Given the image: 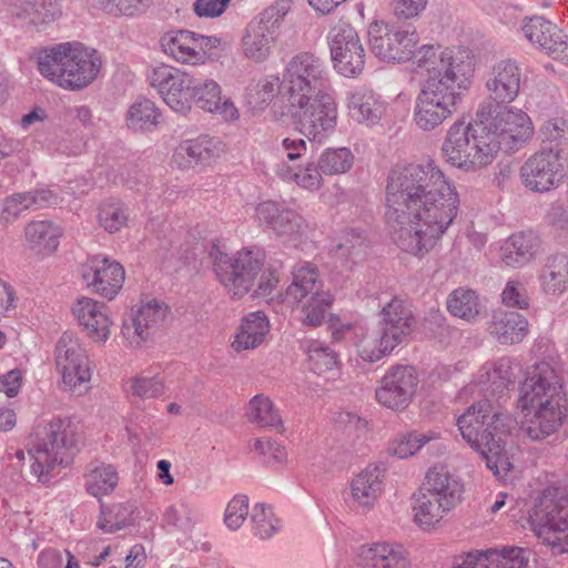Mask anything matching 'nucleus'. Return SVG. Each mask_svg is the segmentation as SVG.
I'll return each instance as SVG.
<instances>
[{
  "label": "nucleus",
  "mask_w": 568,
  "mask_h": 568,
  "mask_svg": "<svg viewBox=\"0 0 568 568\" xmlns=\"http://www.w3.org/2000/svg\"><path fill=\"white\" fill-rule=\"evenodd\" d=\"M567 122L564 119H551L546 121L539 130L541 146H558L566 136Z\"/></svg>",
  "instance_id": "obj_62"
},
{
  "label": "nucleus",
  "mask_w": 568,
  "mask_h": 568,
  "mask_svg": "<svg viewBox=\"0 0 568 568\" xmlns=\"http://www.w3.org/2000/svg\"><path fill=\"white\" fill-rule=\"evenodd\" d=\"M324 292L317 268L310 263H303L293 270L292 283L285 291L284 301L292 306H298Z\"/></svg>",
  "instance_id": "obj_32"
},
{
  "label": "nucleus",
  "mask_w": 568,
  "mask_h": 568,
  "mask_svg": "<svg viewBox=\"0 0 568 568\" xmlns=\"http://www.w3.org/2000/svg\"><path fill=\"white\" fill-rule=\"evenodd\" d=\"M282 91L287 102L332 92L325 61L311 52L295 54L284 68Z\"/></svg>",
  "instance_id": "obj_10"
},
{
  "label": "nucleus",
  "mask_w": 568,
  "mask_h": 568,
  "mask_svg": "<svg viewBox=\"0 0 568 568\" xmlns=\"http://www.w3.org/2000/svg\"><path fill=\"white\" fill-rule=\"evenodd\" d=\"M561 379L547 362L529 367L520 385L517 408L523 414L520 429L531 439L541 440L561 424Z\"/></svg>",
  "instance_id": "obj_4"
},
{
  "label": "nucleus",
  "mask_w": 568,
  "mask_h": 568,
  "mask_svg": "<svg viewBox=\"0 0 568 568\" xmlns=\"http://www.w3.org/2000/svg\"><path fill=\"white\" fill-rule=\"evenodd\" d=\"M79 426L70 417H52L37 423L28 436L26 449L31 473L39 483L48 484L58 467L69 466L79 452Z\"/></svg>",
  "instance_id": "obj_6"
},
{
  "label": "nucleus",
  "mask_w": 568,
  "mask_h": 568,
  "mask_svg": "<svg viewBox=\"0 0 568 568\" xmlns=\"http://www.w3.org/2000/svg\"><path fill=\"white\" fill-rule=\"evenodd\" d=\"M530 524L538 539L554 554L568 552V495L546 490L537 500Z\"/></svg>",
  "instance_id": "obj_11"
},
{
  "label": "nucleus",
  "mask_w": 568,
  "mask_h": 568,
  "mask_svg": "<svg viewBox=\"0 0 568 568\" xmlns=\"http://www.w3.org/2000/svg\"><path fill=\"white\" fill-rule=\"evenodd\" d=\"M442 433L437 429H428L425 432H412L393 443L392 453L398 458H407L413 456L426 445L433 444L437 454H444L446 446L440 440Z\"/></svg>",
  "instance_id": "obj_43"
},
{
  "label": "nucleus",
  "mask_w": 568,
  "mask_h": 568,
  "mask_svg": "<svg viewBox=\"0 0 568 568\" xmlns=\"http://www.w3.org/2000/svg\"><path fill=\"white\" fill-rule=\"evenodd\" d=\"M447 308L455 317L473 322L480 315L484 305L474 290L459 287L448 296Z\"/></svg>",
  "instance_id": "obj_47"
},
{
  "label": "nucleus",
  "mask_w": 568,
  "mask_h": 568,
  "mask_svg": "<svg viewBox=\"0 0 568 568\" xmlns=\"http://www.w3.org/2000/svg\"><path fill=\"white\" fill-rule=\"evenodd\" d=\"M355 560L359 568H408L410 565L405 547L387 541L362 545Z\"/></svg>",
  "instance_id": "obj_26"
},
{
  "label": "nucleus",
  "mask_w": 568,
  "mask_h": 568,
  "mask_svg": "<svg viewBox=\"0 0 568 568\" xmlns=\"http://www.w3.org/2000/svg\"><path fill=\"white\" fill-rule=\"evenodd\" d=\"M162 113L156 104L145 98L138 99L126 112V124L133 131L150 132L160 124Z\"/></svg>",
  "instance_id": "obj_46"
},
{
  "label": "nucleus",
  "mask_w": 568,
  "mask_h": 568,
  "mask_svg": "<svg viewBox=\"0 0 568 568\" xmlns=\"http://www.w3.org/2000/svg\"><path fill=\"white\" fill-rule=\"evenodd\" d=\"M129 219L128 207L120 201H109L99 207L98 221L101 227L109 233H115L126 225Z\"/></svg>",
  "instance_id": "obj_54"
},
{
  "label": "nucleus",
  "mask_w": 568,
  "mask_h": 568,
  "mask_svg": "<svg viewBox=\"0 0 568 568\" xmlns=\"http://www.w3.org/2000/svg\"><path fill=\"white\" fill-rule=\"evenodd\" d=\"M487 332L501 345L517 344L528 333V321L518 312L499 308L487 323Z\"/></svg>",
  "instance_id": "obj_30"
},
{
  "label": "nucleus",
  "mask_w": 568,
  "mask_h": 568,
  "mask_svg": "<svg viewBox=\"0 0 568 568\" xmlns=\"http://www.w3.org/2000/svg\"><path fill=\"white\" fill-rule=\"evenodd\" d=\"M540 240L534 233L513 234L503 246V261L506 265L517 268L535 258Z\"/></svg>",
  "instance_id": "obj_38"
},
{
  "label": "nucleus",
  "mask_w": 568,
  "mask_h": 568,
  "mask_svg": "<svg viewBox=\"0 0 568 568\" xmlns=\"http://www.w3.org/2000/svg\"><path fill=\"white\" fill-rule=\"evenodd\" d=\"M521 30L545 54L568 65V37L556 24L536 16L525 18Z\"/></svg>",
  "instance_id": "obj_22"
},
{
  "label": "nucleus",
  "mask_w": 568,
  "mask_h": 568,
  "mask_svg": "<svg viewBox=\"0 0 568 568\" xmlns=\"http://www.w3.org/2000/svg\"><path fill=\"white\" fill-rule=\"evenodd\" d=\"M489 568H527V550L520 547L508 546L501 549L489 548Z\"/></svg>",
  "instance_id": "obj_55"
},
{
  "label": "nucleus",
  "mask_w": 568,
  "mask_h": 568,
  "mask_svg": "<svg viewBox=\"0 0 568 568\" xmlns=\"http://www.w3.org/2000/svg\"><path fill=\"white\" fill-rule=\"evenodd\" d=\"M12 14L26 26L39 27L53 21L60 9L52 1L24 0L13 6Z\"/></svg>",
  "instance_id": "obj_44"
},
{
  "label": "nucleus",
  "mask_w": 568,
  "mask_h": 568,
  "mask_svg": "<svg viewBox=\"0 0 568 568\" xmlns=\"http://www.w3.org/2000/svg\"><path fill=\"white\" fill-rule=\"evenodd\" d=\"M72 313L91 339L104 343L109 338L112 321L105 304L81 297L73 304Z\"/></svg>",
  "instance_id": "obj_28"
},
{
  "label": "nucleus",
  "mask_w": 568,
  "mask_h": 568,
  "mask_svg": "<svg viewBox=\"0 0 568 568\" xmlns=\"http://www.w3.org/2000/svg\"><path fill=\"white\" fill-rule=\"evenodd\" d=\"M418 383L419 378L413 366H392L375 390L376 400L392 410H404L412 403Z\"/></svg>",
  "instance_id": "obj_19"
},
{
  "label": "nucleus",
  "mask_w": 568,
  "mask_h": 568,
  "mask_svg": "<svg viewBox=\"0 0 568 568\" xmlns=\"http://www.w3.org/2000/svg\"><path fill=\"white\" fill-rule=\"evenodd\" d=\"M454 508L422 489L413 495L414 520L423 529L434 528Z\"/></svg>",
  "instance_id": "obj_36"
},
{
  "label": "nucleus",
  "mask_w": 568,
  "mask_h": 568,
  "mask_svg": "<svg viewBox=\"0 0 568 568\" xmlns=\"http://www.w3.org/2000/svg\"><path fill=\"white\" fill-rule=\"evenodd\" d=\"M277 36L267 27L253 19L246 27L242 38L243 54L255 62L265 61L276 42Z\"/></svg>",
  "instance_id": "obj_35"
},
{
  "label": "nucleus",
  "mask_w": 568,
  "mask_h": 568,
  "mask_svg": "<svg viewBox=\"0 0 568 568\" xmlns=\"http://www.w3.org/2000/svg\"><path fill=\"white\" fill-rule=\"evenodd\" d=\"M254 217L260 227L293 245L307 241L315 232L314 224L283 202L258 203Z\"/></svg>",
  "instance_id": "obj_14"
},
{
  "label": "nucleus",
  "mask_w": 568,
  "mask_h": 568,
  "mask_svg": "<svg viewBox=\"0 0 568 568\" xmlns=\"http://www.w3.org/2000/svg\"><path fill=\"white\" fill-rule=\"evenodd\" d=\"M517 368L518 364L507 357L483 364L475 376L474 385L486 398L469 406L457 418L462 437L481 456L487 468L499 478L511 469L505 449V438L517 422L488 397H503L514 385Z\"/></svg>",
  "instance_id": "obj_2"
},
{
  "label": "nucleus",
  "mask_w": 568,
  "mask_h": 568,
  "mask_svg": "<svg viewBox=\"0 0 568 568\" xmlns=\"http://www.w3.org/2000/svg\"><path fill=\"white\" fill-rule=\"evenodd\" d=\"M386 473L384 463H372L352 479L351 498L356 507L371 510L375 506L384 491Z\"/></svg>",
  "instance_id": "obj_25"
},
{
  "label": "nucleus",
  "mask_w": 568,
  "mask_h": 568,
  "mask_svg": "<svg viewBox=\"0 0 568 568\" xmlns=\"http://www.w3.org/2000/svg\"><path fill=\"white\" fill-rule=\"evenodd\" d=\"M248 420L266 428L278 429L282 427V418L272 400L264 395L254 396L247 406Z\"/></svg>",
  "instance_id": "obj_49"
},
{
  "label": "nucleus",
  "mask_w": 568,
  "mask_h": 568,
  "mask_svg": "<svg viewBox=\"0 0 568 568\" xmlns=\"http://www.w3.org/2000/svg\"><path fill=\"white\" fill-rule=\"evenodd\" d=\"M253 534L260 539H270L280 529V519L271 506L266 504L254 505L251 513Z\"/></svg>",
  "instance_id": "obj_53"
},
{
  "label": "nucleus",
  "mask_w": 568,
  "mask_h": 568,
  "mask_svg": "<svg viewBox=\"0 0 568 568\" xmlns=\"http://www.w3.org/2000/svg\"><path fill=\"white\" fill-rule=\"evenodd\" d=\"M310 369L317 375L329 373L338 367L337 353L320 341H310L306 345Z\"/></svg>",
  "instance_id": "obj_50"
},
{
  "label": "nucleus",
  "mask_w": 568,
  "mask_h": 568,
  "mask_svg": "<svg viewBox=\"0 0 568 568\" xmlns=\"http://www.w3.org/2000/svg\"><path fill=\"white\" fill-rule=\"evenodd\" d=\"M326 39L334 70L345 78L358 77L365 65V50L356 30L339 20L331 27Z\"/></svg>",
  "instance_id": "obj_18"
},
{
  "label": "nucleus",
  "mask_w": 568,
  "mask_h": 568,
  "mask_svg": "<svg viewBox=\"0 0 568 568\" xmlns=\"http://www.w3.org/2000/svg\"><path fill=\"white\" fill-rule=\"evenodd\" d=\"M270 331V323L266 315L256 311L246 315L239 328L233 342L236 352L257 347Z\"/></svg>",
  "instance_id": "obj_42"
},
{
  "label": "nucleus",
  "mask_w": 568,
  "mask_h": 568,
  "mask_svg": "<svg viewBox=\"0 0 568 568\" xmlns=\"http://www.w3.org/2000/svg\"><path fill=\"white\" fill-rule=\"evenodd\" d=\"M119 483V474L111 464L91 463L85 475L87 491L97 498L111 494Z\"/></svg>",
  "instance_id": "obj_45"
},
{
  "label": "nucleus",
  "mask_w": 568,
  "mask_h": 568,
  "mask_svg": "<svg viewBox=\"0 0 568 568\" xmlns=\"http://www.w3.org/2000/svg\"><path fill=\"white\" fill-rule=\"evenodd\" d=\"M58 203V194L49 189L14 193L3 200L0 219L9 224L27 210H38Z\"/></svg>",
  "instance_id": "obj_31"
},
{
  "label": "nucleus",
  "mask_w": 568,
  "mask_h": 568,
  "mask_svg": "<svg viewBox=\"0 0 568 568\" xmlns=\"http://www.w3.org/2000/svg\"><path fill=\"white\" fill-rule=\"evenodd\" d=\"M419 489L454 507L462 500V483L444 466L429 468Z\"/></svg>",
  "instance_id": "obj_34"
},
{
  "label": "nucleus",
  "mask_w": 568,
  "mask_h": 568,
  "mask_svg": "<svg viewBox=\"0 0 568 568\" xmlns=\"http://www.w3.org/2000/svg\"><path fill=\"white\" fill-rule=\"evenodd\" d=\"M248 515V498L245 495H236L233 499L227 504L225 514H224V523L225 525L232 529H239Z\"/></svg>",
  "instance_id": "obj_61"
},
{
  "label": "nucleus",
  "mask_w": 568,
  "mask_h": 568,
  "mask_svg": "<svg viewBox=\"0 0 568 568\" xmlns=\"http://www.w3.org/2000/svg\"><path fill=\"white\" fill-rule=\"evenodd\" d=\"M353 342L357 355L367 363L378 362L396 348L377 324L355 327Z\"/></svg>",
  "instance_id": "obj_33"
},
{
  "label": "nucleus",
  "mask_w": 568,
  "mask_h": 568,
  "mask_svg": "<svg viewBox=\"0 0 568 568\" xmlns=\"http://www.w3.org/2000/svg\"><path fill=\"white\" fill-rule=\"evenodd\" d=\"M346 106L353 120L369 126L377 124L387 109L386 102L365 87L356 88L347 93Z\"/></svg>",
  "instance_id": "obj_29"
},
{
  "label": "nucleus",
  "mask_w": 568,
  "mask_h": 568,
  "mask_svg": "<svg viewBox=\"0 0 568 568\" xmlns=\"http://www.w3.org/2000/svg\"><path fill=\"white\" fill-rule=\"evenodd\" d=\"M521 72L513 59L496 62L487 72L485 88L494 105H508L519 94Z\"/></svg>",
  "instance_id": "obj_23"
},
{
  "label": "nucleus",
  "mask_w": 568,
  "mask_h": 568,
  "mask_svg": "<svg viewBox=\"0 0 568 568\" xmlns=\"http://www.w3.org/2000/svg\"><path fill=\"white\" fill-rule=\"evenodd\" d=\"M197 509L187 500L181 499L166 508L163 519L168 525L182 530L190 529L199 521Z\"/></svg>",
  "instance_id": "obj_57"
},
{
  "label": "nucleus",
  "mask_w": 568,
  "mask_h": 568,
  "mask_svg": "<svg viewBox=\"0 0 568 568\" xmlns=\"http://www.w3.org/2000/svg\"><path fill=\"white\" fill-rule=\"evenodd\" d=\"M480 129L476 119L468 124L455 122L442 145L445 160L464 171H477L490 164L495 154Z\"/></svg>",
  "instance_id": "obj_9"
},
{
  "label": "nucleus",
  "mask_w": 568,
  "mask_h": 568,
  "mask_svg": "<svg viewBox=\"0 0 568 568\" xmlns=\"http://www.w3.org/2000/svg\"><path fill=\"white\" fill-rule=\"evenodd\" d=\"M264 255L257 248H244L235 255L220 253L214 260V271L227 294L240 300L254 286L263 267Z\"/></svg>",
  "instance_id": "obj_13"
},
{
  "label": "nucleus",
  "mask_w": 568,
  "mask_h": 568,
  "mask_svg": "<svg viewBox=\"0 0 568 568\" xmlns=\"http://www.w3.org/2000/svg\"><path fill=\"white\" fill-rule=\"evenodd\" d=\"M291 9L292 0H277L254 19L278 36L282 22Z\"/></svg>",
  "instance_id": "obj_58"
},
{
  "label": "nucleus",
  "mask_w": 568,
  "mask_h": 568,
  "mask_svg": "<svg viewBox=\"0 0 568 568\" xmlns=\"http://www.w3.org/2000/svg\"><path fill=\"white\" fill-rule=\"evenodd\" d=\"M295 129L311 142L323 143L336 130L337 103L333 92L288 102Z\"/></svg>",
  "instance_id": "obj_12"
},
{
  "label": "nucleus",
  "mask_w": 568,
  "mask_h": 568,
  "mask_svg": "<svg viewBox=\"0 0 568 568\" xmlns=\"http://www.w3.org/2000/svg\"><path fill=\"white\" fill-rule=\"evenodd\" d=\"M149 82L170 109L185 115L192 108L191 101L210 113H216L226 121L239 119V110L231 99L222 98L220 84L205 79L196 81L193 75L168 64L152 69Z\"/></svg>",
  "instance_id": "obj_5"
},
{
  "label": "nucleus",
  "mask_w": 568,
  "mask_h": 568,
  "mask_svg": "<svg viewBox=\"0 0 568 568\" xmlns=\"http://www.w3.org/2000/svg\"><path fill=\"white\" fill-rule=\"evenodd\" d=\"M276 153L281 156L280 163L295 164L307 152V142L303 138L287 136L281 140L275 148Z\"/></svg>",
  "instance_id": "obj_60"
},
{
  "label": "nucleus",
  "mask_w": 568,
  "mask_h": 568,
  "mask_svg": "<svg viewBox=\"0 0 568 568\" xmlns=\"http://www.w3.org/2000/svg\"><path fill=\"white\" fill-rule=\"evenodd\" d=\"M282 89L277 77H266L251 84L246 90V100L253 110H264Z\"/></svg>",
  "instance_id": "obj_52"
},
{
  "label": "nucleus",
  "mask_w": 568,
  "mask_h": 568,
  "mask_svg": "<svg viewBox=\"0 0 568 568\" xmlns=\"http://www.w3.org/2000/svg\"><path fill=\"white\" fill-rule=\"evenodd\" d=\"M254 448L264 457L267 464H283L286 460L287 454L285 448L271 438L256 439Z\"/></svg>",
  "instance_id": "obj_64"
},
{
  "label": "nucleus",
  "mask_w": 568,
  "mask_h": 568,
  "mask_svg": "<svg viewBox=\"0 0 568 568\" xmlns=\"http://www.w3.org/2000/svg\"><path fill=\"white\" fill-rule=\"evenodd\" d=\"M62 229L51 221H31L24 227L28 246L38 254H51L62 236Z\"/></svg>",
  "instance_id": "obj_40"
},
{
  "label": "nucleus",
  "mask_w": 568,
  "mask_h": 568,
  "mask_svg": "<svg viewBox=\"0 0 568 568\" xmlns=\"http://www.w3.org/2000/svg\"><path fill=\"white\" fill-rule=\"evenodd\" d=\"M540 284L548 294H561L568 288V255L556 254L548 258L540 275Z\"/></svg>",
  "instance_id": "obj_48"
},
{
  "label": "nucleus",
  "mask_w": 568,
  "mask_h": 568,
  "mask_svg": "<svg viewBox=\"0 0 568 568\" xmlns=\"http://www.w3.org/2000/svg\"><path fill=\"white\" fill-rule=\"evenodd\" d=\"M55 364L65 392L81 396L90 390L93 367L87 351L72 333L64 332L59 338Z\"/></svg>",
  "instance_id": "obj_15"
},
{
  "label": "nucleus",
  "mask_w": 568,
  "mask_h": 568,
  "mask_svg": "<svg viewBox=\"0 0 568 568\" xmlns=\"http://www.w3.org/2000/svg\"><path fill=\"white\" fill-rule=\"evenodd\" d=\"M225 152L224 143L217 138L200 136L181 142L174 150L172 161L181 170L211 165Z\"/></svg>",
  "instance_id": "obj_24"
},
{
  "label": "nucleus",
  "mask_w": 568,
  "mask_h": 568,
  "mask_svg": "<svg viewBox=\"0 0 568 568\" xmlns=\"http://www.w3.org/2000/svg\"><path fill=\"white\" fill-rule=\"evenodd\" d=\"M377 325L397 347L414 332L416 321L410 307L403 300L394 297L383 306Z\"/></svg>",
  "instance_id": "obj_27"
},
{
  "label": "nucleus",
  "mask_w": 568,
  "mask_h": 568,
  "mask_svg": "<svg viewBox=\"0 0 568 568\" xmlns=\"http://www.w3.org/2000/svg\"><path fill=\"white\" fill-rule=\"evenodd\" d=\"M476 120L495 154L500 150L515 152L531 140L535 128L530 116L523 110L488 102L477 110Z\"/></svg>",
  "instance_id": "obj_8"
},
{
  "label": "nucleus",
  "mask_w": 568,
  "mask_h": 568,
  "mask_svg": "<svg viewBox=\"0 0 568 568\" xmlns=\"http://www.w3.org/2000/svg\"><path fill=\"white\" fill-rule=\"evenodd\" d=\"M132 394L139 397L153 398L163 392V381L158 376H138L132 381Z\"/></svg>",
  "instance_id": "obj_63"
},
{
  "label": "nucleus",
  "mask_w": 568,
  "mask_h": 568,
  "mask_svg": "<svg viewBox=\"0 0 568 568\" xmlns=\"http://www.w3.org/2000/svg\"><path fill=\"white\" fill-rule=\"evenodd\" d=\"M169 315V307L156 300L142 303L132 310L131 317L122 325V335L133 347H139L154 339L163 329Z\"/></svg>",
  "instance_id": "obj_20"
},
{
  "label": "nucleus",
  "mask_w": 568,
  "mask_h": 568,
  "mask_svg": "<svg viewBox=\"0 0 568 568\" xmlns=\"http://www.w3.org/2000/svg\"><path fill=\"white\" fill-rule=\"evenodd\" d=\"M150 0H93L94 6L113 16H134L149 4Z\"/></svg>",
  "instance_id": "obj_59"
},
{
  "label": "nucleus",
  "mask_w": 568,
  "mask_h": 568,
  "mask_svg": "<svg viewBox=\"0 0 568 568\" xmlns=\"http://www.w3.org/2000/svg\"><path fill=\"white\" fill-rule=\"evenodd\" d=\"M332 296L328 292L320 293L308 301L301 303V320L304 325L317 327L322 325L328 314Z\"/></svg>",
  "instance_id": "obj_56"
},
{
  "label": "nucleus",
  "mask_w": 568,
  "mask_h": 568,
  "mask_svg": "<svg viewBox=\"0 0 568 568\" xmlns=\"http://www.w3.org/2000/svg\"><path fill=\"white\" fill-rule=\"evenodd\" d=\"M101 57L79 42L60 43L42 51L38 70L42 77L64 90H81L92 83L101 69Z\"/></svg>",
  "instance_id": "obj_7"
},
{
  "label": "nucleus",
  "mask_w": 568,
  "mask_h": 568,
  "mask_svg": "<svg viewBox=\"0 0 568 568\" xmlns=\"http://www.w3.org/2000/svg\"><path fill=\"white\" fill-rule=\"evenodd\" d=\"M568 163L564 150L558 146H541L520 168V180L532 192L557 189L567 175Z\"/></svg>",
  "instance_id": "obj_16"
},
{
  "label": "nucleus",
  "mask_w": 568,
  "mask_h": 568,
  "mask_svg": "<svg viewBox=\"0 0 568 568\" xmlns=\"http://www.w3.org/2000/svg\"><path fill=\"white\" fill-rule=\"evenodd\" d=\"M459 195L432 159L394 166L386 185V222L393 242L404 252L424 255L452 225Z\"/></svg>",
  "instance_id": "obj_1"
},
{
  "label": "nucleus",
  "mask_w": 568,
  "mask_h": 568,
  "mask_svg": "<svg viewBox=\"0 0 568 568\" xmlns=\"http://www.w3.org/2000/svg\"><path fill=\"white\" fill-rule=\"evenodd\" d=\"M317 161L324 175H339L352 169L354 155L348 148H327Z\"/></svg>",
  "instance_id": "obj_51"
},
{
  "label": "nucleus",
  "mask_w": 568,
  "mask_h": 568,
  "mask_svg": "<svg viewBox=\"0 0 568 568\" xmlns=\"http://www.w3.org/2000/svg\"><path fill=\"white\" fill-rule=\"evenodd\" d=\"M368 41L372 52L382 60L403 62L413 59L423 48L416 50L419 36L415 27H390L374 22L368 29Z\"/></svg>",
  "instance_id": "obj_17"
},
{
  "label": "nucleus",
  "mask_w": 568,
  "mask_h": 568,
  "mask_svg": "<svg viewBox=\"0 0 568 568\" xmlns=\"http://www.w3.org/2000/svg\"><path fill=\"white\" fill-rule=\"evenodd\" d=\"M275 174L282 181L294 183L310 192L318 191L323 185L324 173L320 169L318 161H310L304 165L278 163Z\"/></svg>",
  "instance_id": "obj_37"
},
{
  "label": "nucleus",
  "mask_w": 568,
  "mask_h": 568,
  "mask_svg": "<svg viewBox=\"0 0 568 568\" xmlns=\"http://www.w3.org/2000/svg\"><path fill=\"white\" fill-rule=\"evenodd\" d=\"M81 274L87 287L108 300L115 297L125 277L122 265L103 255L90 257L83 264Z\"/></svg>",
  "instance_id": "obj_21"
},
{
  "label": "nucleus",
  "mask_w": 568,
  "mask_h": 568,
  "mask_svg": "<svg viewBox=\"0 0 568 568\" xmlns=\"http://www.w3.org/2000/svg\"><path fill=\"white\" fill-rule=\"evenodd\" d=\"M415 65L427 78L415 98L412 121L417 130L433 132L457 111L474 77V58L460 48L423 45Z\"/></svg>",
  "instance_id": "obj_3"
},
{
  "label": "nucleus",
  "mask_w": 568,
  "mask_h": 568,
  "mask_svg": "<svg viewBox=\"0 0 568 568\" xmlns=\"http://www.w3.org/2000/svg\"><path fill=\"white\" fill-rule=\"evenodd\" d=\"M161 48L163 52L174 61L183 64L197 65L196 63V43L194 42V32L190 30H174L166 32L161 38Z\"/></svg>",
  "instance_id": "obj_41"
},
{
  "label": "nucleus",
  "mask_w": 568,
  "mask_h": 568,
  "mask_svg": "<svg viewBox=\"0 0 568 568\" xmlns=\"http://www.w3.org/2000/svg\"><path fill=\"white\" fill-rule=\"evenodd\" d=\"M367 247V239L362 232L355 229H345L333 239L331 253L342 263L355 264L365 257Z\"/></svg>",
  "instance_id": "obj_39"
}]
</instances>
